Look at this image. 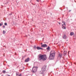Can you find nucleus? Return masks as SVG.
Masks as SVG:
<instances>
[{"mask_svg":"<svg viewBox=\"0 0 76 76\" xmlns=\"http://www.w3.org/2000/svg\"><path fill=\"white\" fill-rule=\"evenodd\" d=\"M37 50H43V48L38 46L37 47Z\"/></svg>","mask_w":76,"mask_h":76,"instance_id":"nucleus-9","label":"nucleus"},{"mask_svg":"<svg viewBox=\"0 0 76 76\" xmlns=\"http://www.w3.org/2000/svg\"><path fill=\"white\" fill-rule=\"evenodd\" d=\"M37 69L38 67L34 66L32 69V72L33 73H36V72H37Z\"/></svg>","mask_w":76,"mask_h":76,"instance_id":"nucleus-3","label":"nucleus"},{"mask_svg":"<svg viewBox=\"0 0 76 76\" xmlns=\"http://www.w3.org/2000/svg\"><path fill=\"white\" fill-rule=\"evenodd\" d=\"M2 27L4 29V28H5V26L3 25Z\"/></svg>","mask_w":76,"mask_h":76,"instance_id":"nucleus-18","label":"nucleus"},{"mask_svg":"<svg viewBox=\"0 0 76 76\" xmlns=\"http://www.w3.org/2000/svg\"><path fill=\"white\" fill-rule=\"evenodd\" d=\"M61 57H62V54L61 53H59L58 55V57L61 58Z\"/></svg>","mask_w":76,"mask_h":76,"instance_id":"nucleus-8","label":"nucleus"},{"mask_svg":"<svg viewBox=\"0 0 76 76\" xmlns=\"http://www.w3.org/2000/svg\"><path fill=\"white\" fill-rule=\"evenodd\" d=\"M8 76H10V75H8Z\"/></svg>","mask_w":76,"mask_h":76,"instance_id":"nucleus-31","label":"nucleus"},{"mask_svg":"<svg viewBox=\"0 0 76 76\" xmlns=\"http://www.w3.org/2000/svg\"><path fill=\"white\" fill-rule=\"evenodd\" d=\"M69 52H70V51H68V54H69Z\"/></svg>","mask_w":76,"mask_h":76,"instance_id":"nucleus-26","label":"nucleus"},{"mask_svg":"<svg viewBox=\"0 0 76 76\" xmlns=\"http://www.w3.org/2000/svg\"><path fill=\"white\" fill-rule=\"evenodd\" d=\"M16 76H18V75H19V74H18V73H16Z\"/></svg>","mask_w":76,"mask_h":76,"instance_id":"nucleus-21","label":"nucleus"},{"mask_svg":"<svg viewBox=\"0 0 76 76\" xmlns=\"http://www.w3.org/2000/svg\"><path fill=\"white\" fill-rule=\"evenodd\" d=\"M2 72H3V73H6V71L5 70H3L2 71Z\"/></svg>","mask_w":76,"mask_h":76,"instance_id":"nucleus-15","label":"nucleus"},{"mask_svg":"<svg viewBox=\"0 0 76 76\" xmlns=\"http://www.w3.org/2000/svg\"><path fill=\"white\" fill-rule=\"evenodd\" d=\"M3 34H6V31L3 30Z\"/></svg>","mask_w":76,"mask_h":76,"instance_id":"nucleus-14","label":"nucleus"},{"mask_svg":"<svg viewBox=\"0 0 76 76\" xmlns=\"http://www.w3.org/2000/svg\"><path fill=\"white\" fill-rule=\"evenodd\" d=\"M37 2H39V0H37Z\"/></svg>","mask_w":76,"mask_h":76,"instance_id":"nucleus-20","label":"nucleus"},{"mask_svg":"<svg viewBox=\"0 0 76 76\" xmlns=\"http://www.w3.org/2000/svg\"><path fill=\"white\" fill-rule=\"evenodd\" d=\"M71 11V10H69V12H70Z\"/></svg>","mask_w":76,"mask_h":76,"instance_id":"nucleus-29","label":"nucleus"},{"mask_svg":"<svg viewBox=\"0 0 76 76\" xmlns=\"http://www.w3.org/2000/svg\"><path fill=\"white\" fill-rule=\"evenodd\" d=\"M41 44H42V43H41Z\"/></svg>","mask_w":76,"mask_h":76,"instance_id":"nucleus-32","label":"nucleus"},{"mask_svg":"<svg viewBox=\"0 0 76 76\" xmlns=\"http://www.w3.org/2000/svg\"><path fill=\"white\" fill-rule=\"evenodd\" d=\"M23 69H25V67H23Z\"/></svg>","mask_w":76,"mask_h":76,"instance_id":"nucleus-23","label":"nucleus"},{"mask_svg":"<svg viewBox=\"0 0 76 76\" xmlns=\"http://www.w3.org/2000/svg\"><path fill=\"white\" fill-rule=\"evenodd\" d=\"M66 8L67 9V10H68V8L67 7H66Z\"/></svg>","mask_w":76,"mask_h":76,"instance_id":"nucleus-24","label":"nucleus"},{"mask_svg":"<svg viewBox=\"0 0 76 76\" xmlns=\"http://www.w3.org/2000/svg\"><path fill=\"white\" fill-rule=\"evenodd\" d=\"M4 25H5V26H7V23H4Z\"/></svg>","mask_w":76,"mask_h":76,"instance_id":"nucleus-16","label":"nucleus"},{"mask_svg":"<svg viewBox=\"0 0 76 76\" xmlns=\"http://www.w3.org/2000/svg\"><path fill=\"white\" fill-rule=\"evenodd\" d=\"M46 49L48 50H50V47L49 46L48 47V48H46Z\"/></svg>","mask_w":76,"mask_h":76,"instance_id":"nucleus-13","label":"nucleus"},{"mask_svg":"<svg viewBox=\"0 0 76 76\" xmlns=\"http://www.w3.org/2000/svg\"><path fill=\"white\" fill-rule=\"evenodd\" d=\"M30 59V58H26V60H25V62L26 63L27 62H28V61H29V60Z\"/></svg>","mask_w":76,"mask_h":76,"instance_id":"nucleus-6","label":"nucleus"},{"mask_svg":"<svg viewBox=\"0 0 76 76\" xmlns=\"http://www.w3.org/2000/svg\"><path fill=\"white\" fill-rule=\"evenodd\" d=\"M0 23V26H2V24L1 23Z\"/></svg>","mask_w":76,"mask_h":76,"instance_id":"nucleus-19","label":"nucleus"},{"mask_svg":"<svg viewBox=\"0 0 76 76\" xmlns=\"http://www.w3.org/2000/svg\"><path fill=\"white\" fill-rule=\"evenodd\" d=\"M22 76V75L21 74H20V75H19V76Z\"/></svg>","mask_w":76,"mask_h":76,"instance_id":"nucleus-22","label":"nucleus"},{"mask_svg":"<svg viewBox=\"0 0 76 76\" xmlns=\"http://www.w3.org/2000/svg\"><path fill=\"white\" fill-rule=\"evenodd\" d=\"M41 47L45 48V47H47V44H43L41 46Z\"/></svg>","mask_w":76,"mask_h":76,"instance_id":"nucleus-7","label":"nucleus"},{"mask_svg":"<svg viewBox=\"0 0 76 76\" xmlns=\"http://www.w3.org/2000/svg\"><path fill=\"white\" fill-rule=\"evenodd\" d=\"M70 35H71V36H73V34H74V33L71 32L70 33Z\"/></svg>","mask_w":76,"mask_h":76,"instance_id":"nucleus-12","label":"nucleus"},{"mask_svg":"<svg viewBox=\"0 0 76 76\" xmlns=\"http://www.w3.org/2000/svg\"><path fill=\"white\" fill-rule=\"evenodd\" d=\"M55 51L54 50L51 51L50 53L49 58L50 60H54L55 57Z\"/></svg>","mask_w":76,"mask_h":76,"instance_id":"nucleus-2","label":"nucleus"},{"mask_svg":"<svg viewBox=\"0 0 76 76\" xmlns=\"http://www.w3.org/2000/svg\"><path fill=\"white\" fill-rule=\"evenodd\" d=\"M67 54V51H64V52L63 53V55L64 56H65Z\"/></svg>","mask_w":76,"mask_h":76,"instance_id":"nucleus-10","label":"nucleus"},{"mask_svg":"<svg viewBox=\"0 0 76 76\" xmlns=\"http://www.w3.org/2000/svg\"><path fill=\"white\" fill-rule=\"evenodd\" d=\"M6 73H8V72H6Z\"/></svg>","mask_w":76,"mask_h":76,"instance_id":"nucleus-30","label":"nucleus"},{"mask_svg":"<svg viewBox=\"0 0 76 76\" xmlns=\"http://www.w3.org/2000/svg\"><path fill=\"white\" fill-rule=\"evenodd\" d=\"M34 48H35V49H36V48H37V47H36V46H34Z\"/></svg>","mask_w":76,"mask_h":76,"instance_id":"nucleus-17","label":"nucleus"},{"mask_svg":"<svg viewBox=\"0 0 76 76\" xmlns=\"http://www.w3.org/2000/svg\"><path fill=\"white\" fill-rule=\"evenodd\" d=\"M12 13L10 14L9 15H12Z\"/></svg>","mask_w":76,"mask_h":76,"instance_id":"nucleus-25","label":"nucleus"},{"mask_svg":"<svg viewBox=\"0 0 76 76\" xmlns=\"http://www.w3.org/2000/svg\"><path fill=\"white\" fill-rule=\"evenodd\" d=\"M74 64H75V65H76V63L75 62L74 63Z\"/></svg>","mask_w":76,"mask_h":76,"instance_id":"nucleus-27","label":"nucleus"},{"mask_svg":"<svg viewBox=\"0 0 76 76\" xmlns=\"http://www.w3.org/2000/svg\"><path fill=\"white\" fill-rule=\"evenodd\" d=\"M59 23V25H60V24H60V22H59V23Z\"/></svg>","mask_w":76,"mask_h":76,"instance_id":"nucleus-28","label":"nucleus"},{"mask_svg":"<svg viewBox=\"0 0 76 76\" xmlns=\"http://www.w3.org/2000/svg\"><path fill=\"white\" fill-rule=\"evenodd\" d=\"M62 23H64L62 25V28L63 29H65L66 28L65 27L66 26V23L65 22H64L63 21H62Z\"/></svg>","mask_w":76,"mask_h":76,"instance_id":"nucleus-4","label":"nucleus"},{"mask_svg":"<svg viewBox=\"0 0 76 76\" xmlns=\"http://www.w3.org/2000/svg\"><path fill=\"white\" fill-rule=\"evenodd\" d=\"M66 38H67V37H66V35H64V36L63 37V39H66Z\"/></svg>","mask_w":76,"mask_h":76,"instance_id":"nucleus-11","label":"nucleus"},{"mask_svg":"<svg viewBox=\"0 0 76 76\" xmlns=\"http://www.w3.org/2000/svg\"><path fill=\"white\" fill-rule=\"evenodd\" d=\"M46 69H47L46 66H43L42 69V71H43V72H45L46 70Z\"/></svg>","mask_w":76,"mask_h":76,"instance_id":"nucleus-5","label":"nucleus"},{"mask_svg":"<svg viewBox=\"0 0 76 76\" xmlns=\"http://www.w3.org/2000/svg\"><path fill=\"white\" fill-rule=\"evenodd\" d=\"M37 59L38 60L41 61H45L47 60V58L46 57V55H41L39 54L38 56Z\"/></svg>","mask_w":76,"mask_h":76,"instance_id":"nucleus-1","label":"nucleus"},{"mask_svg":"<svg viewBox=\"0 0 76 76\" xmlns=\"http://www.w3.org/2000/svg\"><path fill=\"white\" fill-rule=\"evenodd\" d=\"M34 5H35V4H34Z\"/></svg>","mask_w":76,"mask_h":76,"instance_id":"nucleus-33","label":"nucleus"}]
</instances>
